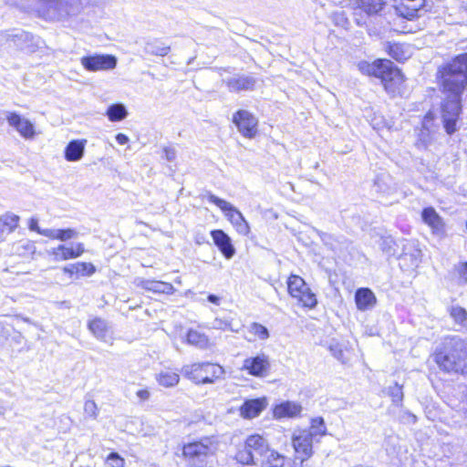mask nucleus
<instances>
[{
  "label": "nucleus",
  "instance_id": "61",
  "mask_svg": "<svg viewBox=\"0 0 467 467\" xmlns=\"http://www.w3.org/2000/svg\"><path fill=\"white\" fill-rule=\"evenodd\" d=\"M0 37L3 38L4 37V35H0Z\"/></svg>",
  "mask_w": 467,
  "mask_h": 467
},
{
  "label": "nucleus",
  "instance_id": "30",
  "mask_svg": "<svg viewBox=\"0 0 467 467\" xmlns=\"http://www.w3.org/2000/svg\"><path fill=\"white\" fill-rule=\"evenodd\" d=\"M88 328L93 335L99 340L107 342L109 339V333L105 320L96 318L89 322Z\"/></svg>",
  "mask_w": 467,
  "mask_h": 467
},
{
  "label": "nucleus",
  "instance_id": "13",
  "mask_svg": "<svg viewBox=\"0 0 467 467\" xmlns=\"http://www.w3.org/2000/svg\"><path fill=\"white\" fill-rule=\"evenodd\" d=\"M233 121L244 137L253 139L257 134L258 120L249 111L238 110L234 114Z\"/></svg>",
  "mask_w": 467,
  "mask_h": 467
},
{
  "label": "nucleus",
  "instance_id": "58",
  "mask_svg": "<svg viewBox=\"0 0 467 467\" xmlns=\"http://www.w3.org/2000/svg\"><path fill=\"white\" fill-rule=\"evenodd\" d=\"M5 238V230L0 229V240H3Z\"/></svg>",
  "mask_w": 467,
  "mask_h": 467
},
{
  "label": "nucleus",
  "instance_id": "12",
  "mask_svg": "<svg viewBox=\"0 0 467 467\" xmlns=\"http://www.w3.org/2000/svg\"><path fill=\"white\" fill-rule=\"evenodd\" d=\"M270 368L269 357L265 353H260L255 357L246 358L243 361L241 370L254 377L264 378L268 375Z\"/></svg>",
  "mask_w": 467,
  "mask_h": 467
},
{
  "label": "nucleus",
  "instance_id": "2",
  "mask_svg": "<svg viewBox=\"0 0 467 467\" xmlns=\"http://www.w3.org/2000/svg\"><path fill=\"white\" fill-rule=\"evenodd\" d=\"M88 0H36L32 8L39 17L47 21H67L80 15Z\"/></svg>",
  "mask_w": 467,
  "mask_h": 467
},
{
  "label": "nucleus",
  "instance_id": "25",
  "mask_svg": "<svg viewBox=\"0 0 467 467\" xmlns=\"http://www.w3.org/2000/svg\"><path fill=\"white\" fill-rule=\"evenodd\" d=\"M302 410L301 405L293 401H285L276 405L274 409V416L275 418H293L300 414Z\"/></svg>",
  "mask_w": 467,
  "mask_h": 467
},
{
  "label": "nucleus",
  "instance_id": "4",
  "mask_svg": "<svg viewBox=\"0 0 467 467\" xmlns=\"http://www.w3.org/2000/svg\"><path fill=\"white\" fill-rule=\"evenodd\" d=\"M218 449V443L212 437H203L199 441L184 444L182 455L191 467H205L208 459L213 456Z\"/></svg>",
  "mask_w": 467,
  "mask_h": 467
},
{
  "label": "nucleus",
  "instance_id": "5",
  "mask_svg": "<svg viewBox=\"0 0 467 467\" xmlns=\"http://www.w3.org/2000/svg\"><path fill=\"white\" fill-rule=\"evenodd\" d=\"M184 378L196 385L213 384L224 376V368L211 362H196L184 365L181 370Z\"/></svg>",
  "mask_w": 467,
  "mask_h": 467
},
{
  "label": "nucleus",
  "instance_id": "40",
  "mask_svg": "<svg viewBox=\"0 0 467 467\" xmlns=\"http://www.w3.org/2000/svg\"><path fill=\"white\" fill-rule=\"evenodd\" d=\"M249 332L260 340H265L269 337L268 329L265 326L256 322L250 325Z\"/></svg>",
  "mask_w": 467,
  "mask_h": 467
},
{
  "label": "nucleus",
  "instance_id": "7",
  "mask_svg": "<svg viewBox=\"0 0 467 467\" xmlns=\"http://www.w3.org/2000/svg\"><path fill=\"white\" fill-rule=\"evenodd\" d=\"M268 450L267 441L259 434H253L238 448L234 458L243 465H260Z\"/></svg>",
  "mask_w": 467,
  "mask_h": 467
},
{
  "label": "nucleus",
  "instance_id": "45",
  "mask_svg": "<svg viewBox=\"0 0 467 467\" xmlns=\"http://www.w3.org/2000/svg\"><path fill=\"white\" fill-rule=\"evenodd\" d=\"M332 355L340 362L346 363L348 358L345 357V350L339 343H334L329 346Z\"/></svg>",
  "mask_w": 467,
  "mask_h": 467
},
{
  "label": "nucleus",
  "instance_id": "29",
  "mask_svg": "<svg viewBox=\"0 0 467 467\" xmlns=\"http://www.w3.org/2000/svg\"><path fill=\"white\" fill-rule=\"evenodd\" d=\"M421 218L434 231L442 230L443 221L432 207L425 208L421 213Z\"/></svg>",
  "mask_w": 467,
  "mask_h": 467
},
{
  "label": "nucleus",
  "instance_id": "54",
  "mask_svg": "<svg viewBox=\"0 0 467 467\" xmlns=\"http://www.w3.org/2000/svg\"><path fill=\"white\" fill-rule=\"evenodd\" d=\"M116 140L119 144L123 145V144L128 143L130 140L127 135H125L123 133H118L116 135Z\"/></svg>",
  "mask_w": 467,
  "mask_h": 467
},
{
  "label": "nucleus",
  "instance_id": "22",
  "mask_svg": "<svg viewBox=\"0 0 467 467\" xmlns=\"http://www.w3.org/2000/svg\"><path fill=\"white\" fill-rule=\"evenodd\" d=\"M87 140H73L65 148V159L67 161H80L85 152Z\"/></svg>",
  "mask_w": 467,
  "mask_h": 467
},
{
  "label": "nucleus",
  "instance_id": "1",
  "mask_svg": "<svg viewBox=\"0 0 467 467\" xmlns=\"http://www.w3.org/2000/svg\"><path fill=\"white\" fill-rule=\"evenodd\" d=\"M433 358L441 369L463 375L467 367V342L446 337L436 347Z\"/></svg>",
  "mask_w": 467,
  "mask_h": 467
},
{
  "label": "nucleus",
  "instance_id": "15",
  "mask_svg": "<svg viewBox=\"0 0 467 467\" xmlns=\"http://www.w3.org/2000/svg\"><path fill=\"white\" fill-rule=\"evenodd\" d=\"M82 67L88 71L113 69L117 66V58L112 55H93L80 58Z\"/></svg>",
  "mask_w": 467,
  "mask_h": 467
},
{
  "label": "nucleus",
  "instance_id": "24",
  "mask_svg": "<svg viewBox=\"0 0 467 467\" xmlns=\"http://www.w3.org/2000/svg\"><path fill=\"white\" fill-rule=\"evenodd\" d=\"M255 78L251 76H235L226 82L230 91L252 90L255 85Z\"/></svg>",
  "mask_w": 467,
  "mask_h": 467
},
{
  "label": "nucleus",
  "instance_id": "11",
  "mask_svg": "<svg viewBox=\"0 0 467 467\" xmlns=\"http://www.w3.org/2000/svg\"><path fill=\"white\" fill-rule=\"evenodd\" d=\"M447 93L449 98L442 105V120L446 132L451 135L457 130L456 122L461 112L462 94Z\"/></svg>",
  "mask_w": 467,
  "mask_h": 467
},
{
  "label": "nucleus",
  "instance_id": "56",
  "mask_svg": "<svg viewBox=\"0 0 467 467\" xmlns=\"http://www.w3.org/2000/svg\"><path fill=\"white\" fill-rule=\"evenodd\" d=\"M207 299L210 303H213L214 305L218 306L220 304V297H218L215 295H209Z\"/></svg>",
  "mask_w": 467,
  "mask_h": 467
},
{
  "label": "nucleus",
  "instance_id": "26",
  "mask_svg": "<svg viewBox=\"0 0 467 467\" xmlns=\"http://www.w3.org/2000/svg\"><path fill=\"white\" fill-rule=\"evenodd\" d=\"M261 467H293V462L286 460L283 455L278 452L268 450L263 461L260 463Z\"/></svg>",
  "mask_w": 467,
  "mask_h": 467
},
{
  "label": "nucleus",
  "instance_id": "42",
  "mask_svg": "<svg viewBox=\"0 0 467 467\" xmlns=\"http://www.w3.org/2000/svg\"><path fill=\"white\" fill-rule=\"evenodd\" d=\"M211 328L219 330H230L232 332H238L232 322L228 319L216 317L211 324Z\"/></svg>",
  "mask_w": 467,
  "mask_h": 467
},
{
  "label": "nucleus",
  "instance_id": "52",
  "mask_svg": "<svg viewBox=\"0 0 467 467\" xmlns=\"http://www.w3.org/2000/svg\"><path fill=\"white\" fill-rule=\"evenodd\" d=\"M163 152H164V158L168 161H173L176 159L177 153H176L175 149L166 147L163 149Z\"/></svg>",
  "mask_w": 467,
  "mask_h": 467
},
{
  "label": "nucleus",
  "instance_id": "33",
  "mask_svg": "<svg viewBox=\"0 0 467 467\" xmlns=\"http://www.w3.org/2000/svg\"><path fill=\"white\" fill-rule=\"evenodd\" d=\"M106 115L110 121H120L128 116V110L123 104L116 103L108 108Z\"/></svg>",
  "mask_w": 467,
  "mask_h": 467
},
{
  "label": "nucleus",
  "instance_id": "38",
  "mask_svg": "<svg viewBox=\"0 0 467 467\" xmlns=\"http://www.w3.org/2000/svg\"><path fill=\"white\" fill-rule=\"evenodd\" d=\"M385 4V0H361L360 7L368 14L379 12Z\"/></svg>",
  "mask_w": 467,
  "mask_h": 467
},
{
  "label": "nucleus",
  "instance_id": "34",
  "mask_svg": "<svg viewBox=\"0 0 467 467\" xmlns=\"http://www.w3.org/2000/svg\"><path fill=\"white\" fill-rule=\"evenodd\" d=\"M389 55L399 62H405L408 59L407 47L399 43L389 44Z\"/></svg>",
  "mask_w": 467,
  "mask_h": 467
},
{
  "label": "nucleus",
  "instance_id": "3",
  "mask_svg": "<svg viewBox=\"0 0 467 467\" xmlns=\"http://www.w3.org/2000/svg\"><path fill=\"white\" fill-rule=\"evenodd\" d=\"M443 92L462 94L467 87V53L441 66L437 72Z\"/></svg>",
  "mask_w": 467,
  "mask_h": 467
},
{
  "label": "nucleus",
  "instance_id": "21",
  "mask_svg": "<svg viewBox=\"0 0 467 467\" xmlns=\"http://www.w3.org/2000/svg\"><path fill=\"white\" fill-rule=\"evenodd\" d=\"M63 272L69 277L90 276L96 272V267L91 263L78 262L63 267Z\"/></svg>",
  "mask_w": 467,
  "mask_h": 467
},
{
  "label": "nucleus",
  "instance_id": "16",
  "mask_svg": "<svg viewBox=\"0 0 467 467\" xmlns=\"http://www.w3.org/2000/svg\"><path fill=\"white\" fill-rule=\"evenodd\" d=\"M6 119L11 127L25 139H33L35 136V127L31 121L22 118L16 112H5Z\"/></svg>",
  "mask_w": 467,
  "mask_h": 467
},
{
  "label": "nucleus",
  "instance_id": "59",
  "mask_svg": "<svg viewBox=\"0 0 467 467\" xmlns=\"http://www.w3.org/2000/svg\"><path fill=\"white\" fill-rule=\"evenodd\" d=\"M7 4L11 5H17V3L16 1H12V0H7Z\"/></svg>",
  "mask_w": 467,
  "mask_h": 467
},
{
  "label": "nucleus",
  "instance_id": "20",
  "mask_svg": "<svg viewBox=\"0 0 467 467\" xmlns=\"http://www.w3.org/2000/svg\"><path fill=\"white\" fill-rule=\"evenodd\" d=\"M136 285L144 290L159 294L171 295L175 289L171 283L157 280L137 279Z\"/></svg>",
  "mask_w": 467,
  "mask_h": 467
},
{
  "label": "nucleus",
  "instance_id": "57",
  "mask_svg": "<svg viewBox=\"0 0 467 467\" xmlns=\"http://www.w3.org/2000/svg\"><path fill=\"white\" fill-rule=\"evenodd\" d=\"M462 410H464L465 413H467V389H466V392L464 394V399L462 401Z\"/></svg>",
  "mask_w": 467,
  "mask_h": 467
},
{
  "label": "nucleus",
  "instance_id": "35",
  "mask_svg": "<svg viewBox=\"0 0 467 467\" xmlns=\"http://www.w3.org/2000/svg\"><path fill=\"white\" fill-rule=\"evenodd\" d=\"M33 39L32 35L27 32L21 31L20 33L15 35H8L7 40L14 42V44L22 50L29 49L28 42H31Z\"/></svg>",
  "mask_w": 467,
  "mask_h": 467
},
{
  "label": "nucleus",
  "instance_id": "19",
  "mask_svg": "<svg viewBox=\"0 0 467 467\" xmlns=\"http://www.w3.org/2000/svg\"><path fill=\"white\" fill-rule=\"evenodd\" d=\"M267 406L265 398L248 400L240 408V414L244 419L257 417Z\"/></svg>",
  "mask_w": 467,
  "mask_h": 467
},
{
  "label": "nucleus",
  "instance_id": "36",
  "mask_svg": "<svg viewBox=\"0 0 467 467\" xmlns=\"http://www.w3.org/2000/svg\"><path fill=\"white\" fill-rule=\"evenodd\" d=\"M306 432L311 434L314 439L317 436H324L327 434V427L324 419L317 417L311 420L310 427L308 430H305Z\"/></svg>",
  "mask_w": 467,
  "mask_h": 467
},
{
  "label": "nucleus",
  "instance_id": "32",
  "mask_svg": "<svg viewBox=\"0 0 467 467\" xmlns=\"http://www.w3.org/2000/svg\"><path fill=\"white\" fill-rule=\"evenodd\" d=\"M19 220V216L12 213H5L0 216V229L5 230V235L17 228Z\"/></svg>",
  "mask_w": 467,
  "mask_h": 467
},
{
  "label": "nucleus",
  "instance_id": "46",
  "mask_svg": "<svg viewBox=\"0 0 467 467\" xmlns=\"http://www.w3.org/2000/svg\"><path fill=\"white\" fill-rule=\"evenodd\" d=\"M106 464L109 467H124L125 460L117 452H111L106 459Z\"/></svg>",
  "mask_w": 467,
  "mask_h": 467
},
{
  "label": "nucleus",
  "instance_id": "8",
  "mask_svg": "<svg viewBox=\"0 0 467 467\" xmlns=\"http://www.w3.org/2000/svg\"><path fill=\"white\" fill-rule=\"evenodd\" d=\"M207 200L223 212L225 217L233 224L238 234L244 236L249 234L250 226L242 213L236 207L213 193L207 194Z\"/></svg>",
  "mask_w": 467,
  "mask_h": 467
},
{
  "label": "nucleus",
  "instance_id": "27",
  "mask_svg": "<svg viewBox=\"0 0 467 467\" xmlns=\"http://www.w3.org/2000/svg\"><path fill=\"white\" fill-rule=\"evenodd\" d=\"M43 236L53 240H59L61 242H67L71 239H75L78 236V232L73 228L67 229H53L47 228V231L43 232Z\"/></svg>",
  "mask_w": 467,
  "mask_h": 467
},
{
  "label": "nucleus",
  "instance_id": "47",
  "mask_svg": "<svg viewBox=\"0 0 467 467\" xmlns=\"http://www.w3.org/2000/svg\"><path fill=\"white\" fill-rule=\"evenodd\" d=\"M389 395L394 403H399L403 400L402 387L395 383L394 386L389 387Z\"/></svg>",
  "mask_w": 467,
  "mask_h": 467
},
{
  "label": "nucleus",
  "instance_id": "43",
  "mask_svg": "<svg viewBox=\"0 0 467 467\" xmlns=\"http://www.w3.org/2000/svg\"><path fill=\"white\" fill-rule=\"evenodd\" d=\"M424 4L425 0H410V20L414 17H420L426 13Z\"/></svg>",
  "mask_w": 467,
  "mask_h": 467
},
{
  "label": "nucleus",
  "instance_id": "37",
  "mask_svg": "<svg viewBox=\"0 0 467 467\" xmlns=\"http://www.w3.org/2000/svg\"><path fill=\"white\" fill-rule=\"evenodd\" d=\"M434 116L431 112L425 115L422 121V128L428 131L427 137L423 139L425 144H429L432 140V135L437 131L438 127L433 123Z\"/></svg>",
  "mask_w": 467,
  "mask_h": 467
},
{
  "label": "nucleus",
  "instance_id": "31",
  "mask_svg": "<svg viewBox=\"0 0 467 467\" xmlns=\"http://www.w3.org/2000/svg\"><path fill=\"white\" fill-rule=\"evenodd\" d=\"M187 343L201 349H205L209 347L208 337L194 329H190L187 333Z\"/></svg>",
  "mask_w": 467,
  "mask_h": 467
},
{
  "label": "nucleus",
  "instance_id": "23",
  "mask_svg": "<svg viewBox=\"0 0 467 467\" xmlns=\"http://www.w3.org/2000/svg\"><path fill=\"white\" fill-rule=\"evenodd\" d=\"M376 296L368 288H358L355 294V302L358 310L366 311L376 304Z\"/></svg>",
  "mask_w": 467,
  "mask_h": 467
},
{
  "label": "nucleus",
  "instance_id": "53",
  "mask_svg": "<svg viewBox=\"0 0 467 467\" xmlns=\"http://www.w3.org/2000/svg\"><path fill=\"white\" fill-rule=\"evenodd\" d=\"M136 395L140 400H147L150 399V393L148 389H140Z\"/></svg>",
  "mask_w": 467,
  "mask_h": 467
},
{
  "label": "nucleus",
  "instance_id": "10",
  "mask_svg": "<svg viewBox=\"0 0 467 467\" xmlns=\"http://www.w3.org/2000/svg\"><path fill=\"white\" fill-rule=\"evenodd\" d=\"M292 443L296 454L293 467H303L304 462L313 454V438L310 433L299 430L294 432Z\"/></svg>",
  "mask_w": 467,
  "mask_h": 467
},
{
  "label": "nucleus",
  "instance_id": "28",
  "mask_svg": "<svg viewBox=\"0 0 467 467\" xmlns=\"http://www.w3.org/2000/svg\"><path fill=\"white\" fill-rule=\"evenodd\" d=\"M155 379L164 388L175 387L180 381L179 374L169 368L161 370L156 374Z\"/></svg>",
  "mask_w": 467,
  "mask_h": 467
},
{
  "label": "nucleus",
  "instance_id": "44",
  "mask_svg": "<svg viewBox=\"0 0 467 467\" xmlns=\"http://www.w3.org/2000/svg\"><path fill=\"white\" fill-rule=\"evenodd\" d=\"M450 313L451 317L458 323H462L467 319V311L462 306H451Z\"/></svg>",
  "mask_w": 467,
  "mask_h": 467
},
{
  "label": "nucleus",
  "instance_id": "49",
  "mask_svg": "<svg viewBox=\"0 0 467 467\" xmlns=\"http://www.w3.org/2000/svg\"><path fill=\"white\" fill-rule=\"evenodd\" d=\"M460 281L466 284L467 283V263H462L458 265L455 268Z\"/></svg>",
  "mask_w": 467,
  "mask_h": 467
},
{
  "label": "nucleus",
  "instance_id": "18",
  "mask_svg": "<svg viewBox=\"0 0 467 467\" xmlns=\"http://www.w3.org/2000/svg\"><path fill=\"white\" fill-rule=\"evenodd\" d=\"M211 235L215 245L219 248L224 257L231 259L235 254V249L232 244L231 238L228 234H226L223 230H213L211 232Z\"/></svg>",
  "mask_w": 467,
  "mask_h": 467
},
{
  "label": "nucleus",
  "instance_id": "60",
  "mask_svg": "<svg viewBox=\"0 0 467 467\" xmlns=\"http://www.w3.org/2000/svg\"><path fill=\"white\" fill-rule=\"evenodd\" d=\"M463 375L467 376V367H465V369H463Z\"/></svg>",
  "mask_w": 467,
  "mask_h": 467
},
{
  "label": "nucleus",
  "instance_id": "55",
  "mask_svg": "<svg viewBox=\"0 0 467 467\" xmlns=\"http://www.w3.org/2000/svg\"><path fill=\"white\" fill-rule=\"evenodd\" d=\"M427 133H428V131L422 128L420 130V133L418 134L419 140H420V143L422 144V146H424V147L428 145L423 142V139L427 137Z\"/></svg>",
  "mask_w": 467,
  "mask_h": 467
},
{
  "label": "nucleus",
  "instance_id": "17",
  "mask_svg": "<svg viewBox=\"0 0 467 467\" xmlns=\"http://www.w3.org/2000/svg\"><path fill=\"white\" fill-rule=\"evenodd\" d=\"M409 0H394L393 8L396 17L392 21L393 30L400 33H406L407 21L409 20Z\"/></svg>",
  "mask_w": 467,
  "mask_h": 467
},
{
  "label": "nucleus",
  "instance_id": "6",
  "mask_svg": "<svg viewBox=\"0 0 467 467\" xmlns=\"http://www.w3.org/2000/svg\"><path fill=\"white\" fill-rule=\"evenodd\" d=\"M358 68L366 75L380 78L386 89L392 88V86L402 82L400 69L388 59H379L373 63L360 62Z\"/></svg>",
  "mask_w": 467,
  "mask_h": 467
},
{
  "label": "nucleus",
  "instance_id": "39",
  "mask_svg": "<svg viewBox=\"0 0 467 467\" xmlns=\"http://www.w3.org/2000/svg\"><path fill=\"white\" fill-rule=\"evenodd\" d=\"M389 177L388 175L378 176L373 184V190L378 193H389L390 187L389 185Z\"/></svg>",
  "mask_w": 467,
  "mask_h": 467
},
{
  "label": "nucleus",
  "instance_id": "9",
  "mask_svg": "<svg viewBox=\"0 0 467 467\" xmlns=\"http://www.w3.org/2000/svg\"><path fill=\"white\" fill-rule=\"evenodd\" d=\"M289 295L296 298L304 307L314 308L317 304V296L305 280L296 275H291L287 280Z\"/></svg>",
  "mask_w": 467,
  "mask_h": 467
},
{
  "label": "nucleus",
  "instance_id": "50",
  "mask_svg": "<svg viewBox=\"0 0 467 467\" xmlns=\"http://www.w3.org/2000/svg\"><path fill=\"white\" fill-rule=\"evenodd\" d=\"M422 254L420 249H414L413 254H410V265H413L416 267L421 262Z\"/></svg>",
  "mask_w": 467,
  "mask_h": 467
},
{
  "label": "nucleus",
  "instance_id": "41",
  "mask_svg": "<svg viewBox=\"0 0 467 467\" xmlns=\"http://www.w3.org/2000/svg\"><path fill=\"white\" fill-rule=\"evenodd\" d=\"M170 47L160 43H149L146 46L148 53L155 56L164 57L170 52Z\"/></svg>",
  "mask_w": 467,
  "mask_h": 467
},
{
  "label": "nucleus",
  "instance_id": "48",
  "mask_svg": "<svg viewBox=\"0 0 467 467\" xmlns=\"http://www.w3.org/2000/svg\"><path fill=\"white\" fill-rule=\"evenodd\" d=\"M84 411L87 415L96 418L98 416V408L94 400H87L84 404Z\"/></svg>",
  "mask_w": 467,
  "mask_h": 467
},
{
  "label": "nucleus",
  "instance_id": "14",
  "mask_svg": "<svg viewBox=\"0 0 467 467\" xmlns=\"http://www.w3.org/2000/svg\"><path fill=\"white\" fill-rule=\"evenodd\" d=\"M84 252V244L71 243L69 244H58L56 247H52L47 251V254L52 256L54 261L61 262L78 258L81 256Z\"/></svg>",
  "mask_w": 467,
  "mask_h": 467
},
{
  "label": "nucleus",
  "instance_id": "51",
  "mask_svg": "<svg viewBox=\"0 0 467 467\" xmlns=\"http://www.w3.org/2000/svg\"><path fill=\"white\" fill-rule=\"evenodd\" d=\"M28 227L31 231L36 232L37 234L43 235V232L47 231L46 229H42L38 225V220L36 218H31L29 221Z\"/></svg>",
  "mask_w": 467,
  "mask_h": 467
}]
</instances>
